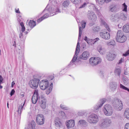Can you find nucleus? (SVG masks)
Returning <instances> with one entry per match:
<instances>
[{
  "label": "nucleus",
  "mask_w": 129,
  "mask_h": 129,
  "mask_svg": "<svg viewBox=\"0 0 129 129\" xmlns=\"http://www.w3.org/2000/svg\"><path fill=\"white\" fill-rule=\"evenodd\" d=\"M116 53L115 51H111L107 55V58L109 61H112L114 60L116 56Z\"/></svg>",
  "instance_id": "obj_7"
},
{
  "label": "nucleus",
  "mask_w": 129,
  "mask_h": 129,
  "mask_svg": "<svg viewBox=\"0 0 129 129\" xmlns=\"http://www.w3.org/2000/svg\"><path fill=\"white\" fill-rule=\"evenodd\" d=\"M49 85L48 81H45L44 80L41 81L39 84L40 88L43 90L46 89L48 87Z\"/></svg>",
  "instance_id": "obj_8"
},
{
  "label": "nucleus",
  "mask_w": 129,
  "mask_h": 129,
  "mask_svg": "<svg viewBox=\"0 0 129 129\" xmlns=\"http://www.w3.org/2000/svg\"><path fill=\"white\" fill-rule=\"evenodd\" d=\"M90 18L89 17V18H90L91 19H93L95 20L96 19V15L95 14H93L91 16H90Z\"/></svg>",
  "instance_id": "obj_31"
},
{
  "label": "nucleus",
  "mask_w": 129,
  "mask_h": 129,
  "mask_svg": "<svg viewBox=\"0 0 129 129\" xmlns=\"http://www.w3.org/2000/svg\"><path fill=\"white\" fill-rule=\"evenodd\" d=\"M100 34L101 37L105 39L108 40L110 38V33H108L106 32H101Z\"/></svg>",
  "instance_id": "obj_11"
},
{
  "label": "nucleus",
  "mask_w": 129,
  "mask_h": 129,
  "mask_svg": "<svg viewBox=\"0 0 129 129\" xmlns=\"http://www.w3.org/2000/svg\"><path fill=\"white\" fill-rule=\"evenodd\" d=\"M20 25L21 27V31L23 33L25 31V26L23 22H21L20 23Z\"/></svg>",
  "instance_id": "obj_28"
},
{
  "label": "nucleus",
  "mask_w": 129,
  "mask_h": 129,
  "mask_svg": "<svg viewBox=\"0 0 129 129\" xmlns=\"http://www.w3.org/2000/svg\"><path fill=\"white\" fill-rule=\"evenodd\" d=\"M111 0H105V2L106 3H108L109 2H110Z\"/></svg>",
  "instance_id": "obj_55"
},
{
  "label": "nucleus",
  "mask_w": 129,
  "mask_h": 129,
  "mask_svg": "<svg viewBox=\"0 0 129 129\" xmlns=\"http://www.w3.org/2000/svg\"><path fill=\"white\" fill-rule=\"evenodd\" d=\"M127 38L124 35L122 31L119 30L118 31L115 38L116 41L120 43L125 42L127 40Z\"/></svg>",
  "instance_id": "obj_1"
},
{
  "label": "nucleus",
  "mask_w": 129,
  "mask_h": 129,
  "mask_svg": "<svg viewBox=\"0 0 129 129\" xmlns=\"http://www.w3.org/2000/svg\"><path fill=\"white\" fill-rule=\"evenodd\" d=\"M118 110H121L122 108V106H121V107H119V108H118Z\"/></svg>",
  "instance_id": "obj_56"
},
{
  "label": "nucleus",
  "mask_w": 129,
  "mask_h": 129,
  "mask_svg": "<svg viewBox=\"0 0 129 129\" xmlns=\"http://www.w3.org/2000/svg\"><path fill=\"white\" fill-rule=\"evenodd\" d=\"M23 105H22V104H21L19 106L18 110V112L19 114H21L22 111V109L23 108Z\"/></svg>",
  "instance_id": "obj_24"
},
{
  "label": "nucleus",
  "mask_w": 129,
  "mask_h": 129,
  "mask_svg": "<svg viewBox=\"0 0 129 129\" xmlns=\"http://www.w3.org/2000/svg\"><path fill=\"white\" fill-rule=\"evenodd\" d=\"M71 2L75 4H78L80 2L81 0H70Z\"/></svg>",
  "instance_id": "obj_30"
},
{
  "label": "nucleus",
  "mask_w": 129,
  "mask_h": 129,
  "mask_svg": "<svg viewBox=\"0 0 129 129\" xmlns=\"http://www.w3.org/2000/svg\"><path fill=\"white\" fill-rule=\"evenodd\" d=\"M39 82L40 80L39 79L34 78L29 81L28 84L31 88L36 89L38 86Z\"/></svg>",
  "instance_id": "obj_3"
},
{
  "label": "nucleus",
  "mask_w": 129,
  "mask_h": 129,
  "mask_svg": "<svg viewBox=\"0 0 129 129\" xmlns=\"http://www.w3.org/2000/svg\"><path fill=\"white\" fill-rule=\"evenodd\" d=\"M49 17V14H45L43 16L39 19L37 20V22L40 23L44 19L47 18Z\"/></svg>",
  "instance_id": "obj_18"
},
{
  "label": "nucleus",
  "mask_w": 129,
  "mask_h": 129,
  "mask_svg": "<svg viewBox=\"0 0 129 129\" xmlns=\"http://www.w3.org/2000/svg\"><path fill=\"white\" fill-rule=\"evenodd\" d=\"M123 59L122 58H121L119 61L118 64H120L122 63L123 61Z\"/></svg>",
  "instance_id": "obj_49"
},
{
  "label": "nucleus",
  "mask_w": 129,
  "mask_h": 129,
  "mask_svg": "<svg viewBox=\"0 0 129 129\" xmlns=\"http://www.w3.org/2000/svg\"><path fill=\"white\" fill-rule=\"evenodd\" d=\"M29 127L31 129L35 128L36 126V123L34 121H32L29 125Z\"/></svg>",
  "instance_id": "obj_20"
},
{
  "label": "nucleus",
  "mask_w": 129,
  "mask_h": 129,
  "mask_svg": "<svg viewBox=\"0 0 129 129\" xmlns=\"http://www.w3.org/2000/svg\"><path fill=\"white\" fill-rule=\"evenodd\" d=\"M125 129H129V123H127L125 125Z\"/></svg>",
  "instance_id": "obj_40"
},
{
  "label": "nucleus",
  "mask_w": 129,
  "mask_h": 129,
  "mask_svg": "<svg viewBox=\"0 0 129 129\" xmlns=\"http://www.w3.org/2000/svg\"><path fill=\"white\" fill-rule=\"evenodd\" d=\"M76 48H80V44L78 42L77 43Z\"/></svg>",
  "instance_id": "obj_51"
},
{
  "label": "nucleus",
  "mask_w": 129,
  "mask_h": 129,
  "mask_svg": "<svg viewBox=\"0 0 129 129\" xmlns=\"http://www.w3.org/2000/svg\"><path fill=\"white\" fill-rule=\"evenodd\" d=\"M87 43L90 45H92L94 44V40H93L89 39H88V41H87Z\"/></svg>",
  "instance_id": "obj_26"
},
{
  "label": "nucleus",
  "mask_w": 129,
  "mask_h": 129,
  "mask_svg": "<svg viewBox=\"0 0 129 129\" xmlns=\"http://www.w3.org/2000/svg\"><path fill=\"white\" fill-rule=\"evenodd\" d=\"M15 84V83L14 82V81L12 82V84H11L12 87H13V86Z\"/></svg>",
  "instance_id": "obj_53"
},
{
  "label": "nucleus",
  "mask_w": 129,
  "mask_h": 129,
  "mask_svg": "<svg viewBox=\"0 0 129 129\" xmlns=\"http://www.w3.org/2000/svg\"><path fill=\"white\" fill-rule=\"evenodd\" d=\"M123 5L124 6V8L123 9V11H125V12H126L127 11V6L126 5H125V3H124L123 4Z\"/></svg>",
  "instance_id": "obj_38"
},
{
  "label": "nucleus",
  "mask_w": 129,
  "mask_h": 129,
  "mask_svg": "<svg viewBox=\"0 0 129 129\" xmlns=\"http://www.w3.org/2000/svg\"><path fill=\"white\" fill-rule=\"evenodd\" d=\"M96 49L97 50L100 54H103L105 53V49L104 48H102L101 46L100 45L98 46L97 47Z\"/></svg>",
  "instance_id": "obj_15"
},
{
  "label": "nucleus",
  "mask_w": 129,
  "mask_h": 129,
  "mask_svg": "<svg viewBox=\"0 0 129 129\" xmlns=\"http://www.w3.org/2000/svg\"><path fill=\"white\" fill-rule=\"evenodd\" d=\"M79 31H82V28L81 27H80L79 28Z\"/></svg>",
  "instance_id": "obj_57"
},
{
  "label": "nucleus",
  "mask_w": 129,
  "mask_h": 129,
  "mask_svg": "<svg viewBox=\"0 0 129 129\" xmlns=\"http://www.w3.org/2000/svg\"><path fill=\"white\" fill-rule=\"evenodd\" d=\"M15 92V91L14 89H12L10 93V95L11 96H12L14 94Z\"/></svg>",
  "instance_id": "obj_44"
},
{
  "label": "nucleus",
  "mask_w": 129,
  "mask_h": 129,
  "mask_svg": "<svg viewBox=\"0 0 129 129\" xmlns=\"http://www.w3.org/2000/svg\"><path fill=\"white\" fill-rule=\"evenodd\" d=\"M104 111L105 114L107 116H109L112 114V107L109 105H106L104 106Z\"/></svg>",
  "instance_id": "obj_5"
},
{
  "label": "nucleus",
  "mask_w": 129,
  "mask_h": 129,
  "mask_svg": "<svg viewBox=\"0 0 129 129\" xmlns=\"http://www.w3.org/2000/svg\"><path fill=\"white\" fill-rule=\"evenodd\" d=\"M44 117L42 114H39L37 115L36 121L38 124H43L44 123Z\"/></svg>",
  "instance_id": "obj_6"
},
{
  "label": "nucleus",
  "mask_w": 129,
  "mask_h": 129,
  "mask_svg": "<svg viewBox=\"0 0 129 129\" xmlns=\"http://www.w3.org/2000/svg\"><path fill=\"white\" fill-rule=\"evenodd\" d=\"M103 24L105 27H106L107 29L109 32L110 31V29L108 25L105 22H104Z\"/></svg>",
  "instance_id": "obj_29"
},
{
  "label": "nucleus",
  "mask_w": 129,
  "mask_h": 129,
  "mask_svg": "<svg viewBox=\"0 0 129 129\" xmlns=\"http://www.w3.org/2000/svg\"><path fill=\"white\" fill-rule=\"evenodd\" d=\"M97 2L100 4L102 5L105 3V0H97Z\"/></svg>",
  "instance_id": "obj_35"
},
{
  "label": "nucleus",
  "mask_w": 129,
  "mask_h": 129,
  "mask_svg": "<svg viewBox=\"0 0 129 129\" xmlns=\"http://www.w3.org/2000/svg\"><path fill=\"white\" fill-rule=\"evenodd\" d=\"M69 5V1H65V7L66 6H68Z\"/></svg>",
  "instance_id": "obj_43"
},
{
  "label": "nucleus",
  "mask_w": 129,
  "mask_h": 129,
  "mask_svg": "<svg viewBox=\"0 0 129 129\" xmlns=\"http://www.w3.org/2000/svg\"><path fill=\"white\" fill-rule=\"evenodd\" d=\"M54 122L56 129H60L61 128L62 125V123L59 118H56Z\"/></svg>",
  "instance_id": "obj_10"
},
{
  "label": "nucleus",
  "mask_w": 129,
  "mask_h": 129,
  "mask_svg": "<svg viewBox=\"0 0 129 129\" xmlns=\"http://www.w3.org/2000/svg\"><path fill=\"white\" fill-rule=\"evenodd\" d=\"M61 108L62 109H63L64 108V105H61L60 106Z\"/></svg>",
  "instance_id": "obj_54"
},
{
  "label": "nucleus",
  "mask_w": 129,
  "mask_h": 129,
  "mask_svg": "<svg viewBox=\"0 0 129 129\" xmlns=\"http://www.w3.org/2000/svg\"><path fill=\"white\" fill-rule=\"evenodd\" d=\"M41 107L43 109H45L46 106V100L43 98H41L40 102Z\"/></svg>",
  "instance_id": "obj_16"
},
{
  "label": "nucleus",
  "mask_w": 129,
  "mask_h": 129,
  "mask_svg": "<svg viewBox=\"0 0 129 129\" xmlns=\"http://www.w3.org/2000/svg\"><path fill=\"white\" fill-rule=\"evenodd\" d=\"M124 116L128 119H129V109H126L124 113Z\"/></svg>",
  "instance_id": "obj_21"
},
{
  "label": "nucleus",
  "mask_w": 129,
  "mask_h": 129,
  "mask_svg": "<svg viewBox=\"0 0 129 129\" xmlns=\"http://www.w3.org/2000/svg\"><path fill=\"white\" fill-rule=\"evenodd\" d=\"M51 91V89L50 88H49L48 89H47L46 90V93L47 94H48L50 93Z\"/></svg>",
  "instance_id": "obj_42"
},
{
  "label": "nucleus",
  "mask_w": 129,
  "mask_h": 129,
  "mask_svg": "<svg viewBox=\"0 0 129 129\" xmlns=\"http://www.w3.org/2000/svg\"><path fill=\"white\" fill-rule=\"evenodd\" d=\"M7 107L8 108H9L8 103H7Z\"/></svg>",
  "instance_id": "obj_64"
},
{
  "label": "nucleus",
  "mask_w": 129,
  "mask_h": 129,
  "mask_svg": "<svg viewBox=\"0 0 129 129\" xmlns=\"http://www.w3.org/2000/svg\"><path fill=\"white\" fill-rule=\"evenodd\" d=\"M3 80V78L2 77V76H0V84H1L2 83Z\"/></svg>",
  "instance_id": "obj_47"
},
{
  "label": "nucleus",
  "mask_w": 129,
  "mask_h": 129,
  "mask_svg": "<svg viewBox=\"0 0 129 129\" xmlns=\"http://www.w3.org/2000/svg\"><path fill=\"white\" fill-rule=\"evenodd\" d=\"M80 48H76L75 51V55H78L80 51Z\"/></svg>",
  "instance_id": "obj_37"
},
{
  "label": "nucleus",
  "mask_w": 129,
  "mask_h": 129,
  "mask_svg": "<svg viewBox=\"0 0 129 129\" xmlns=\"http://www.w3.org/2000/svg\"><path fill=\"white\" fill-rule=\"evenodd\" d=\"M103 104V103H102V104L101 105V106H99V108L100 107H101V106H102V105Z\"/></svg>",
  "instance_id": "obj_63"
},
{
  "label": "nucleus",
  "mask_w": 129,
  "mask_h": 129,
  "mask_svg": "<svg viewBox=\"0 0 129 129\" xmlns=\"http://www.w3.org/2000/svg\"><path fill=\"white\" fill-rule=\"evenodd\" d=\"M79 123L80 124L82 125H84V124H85L86 123V121L85 120H81L79 121Z\"/></svg>",
  "instance_id": "obj_32"
},
{
  "label": "nucleus",
  "mask_w": 129,
  "mask_h": 129,
  "mask_svg": "<svg viewBox=\"0 0 129 129\" xmlns=\"http://www.w3.org/2000/svg\"><path fill=\"white\" fill-rule=\"evenodd\" d=\"M88 39H89L87 38V37L86 36H85L84 38V40L86 41L87 42V41H88Z\"/></svg>",
  "instance_id": "obj_52"
},
{
  "label": "nucleus",
  "mask_w": 129,
  "mask_h": 129,
  "mask_svg": "<svg viewBox=\"0 0 129 129\" xmlns=\"http://www.w3.org/2000/svg\"><path fill=\"white\" fill-rule=\"evenodd\" d=\"M120 18L123 20H125L126 19V17L125 16V14L123 13L121 14Z\"/></svg>",
  "instance_id": "obj_25"
},
{
  "label": "nucleus",
  "mask_w": 129,
  "mask_h": 129,
  "mask_svg": "<svg viewBox=\"0 0 129 129\" xmlns=\"http://www.w3.org/2000/svg\"><path fill=\"white\" fill-rule=\"evenodd\" d=\"M66 124L68 128H70L74 127L75 125V121L74 120H71L66 122Z\"/></svg>",
  "instance_id": "obj_12"
},
{
  "label": "nucleus",
  "mask_w": 129,
  "mask_h": 129,
  "mask_svg": "<svg viewBox=\"0 0 129 129\" xmlns=\"http://www.w3.org/2000/svg\"><path fill=\"white\" fill-rule=\"evenodd\" d=\"M86 23L85 22H84L82 24V26L83 28H85Z\"/></svg>",
  "instance_id": "obj_45"
},
{
  "label": "nucleus",
  "mask_w": 129,
  "mask_h": 129,
  "mask_svg": "<svg viewBox=\"0 0 129 129\" xmlns=\"http://www.w3.org/2000/svg\"><path fill=\"white\" fill-rule=\"evenodd\" d=\"M82 31H79V33L82 34Z\"/></svg>",
  "instance_id": "obj_60"
},
{
  "label": "nucleus",
  "mask_w": 129,
  "mask_h": 129,
  "mask_svg": "<svg viewBox=\"0 0 129 129\" xmlns=\"http://www.w3.org/2000/svg\"><path fill=\"white\" fill-rule=\"evenodd\" d=\"M111 123L110 120L105 119L104 120V122L102 123V125L105 127L108 126H110Z\"/></svg>",
  "instance_id": "obj_14"
},
{
  "label": "nucleus",
  "mask_w": 129,
  "mask_h": 129,
  "mask_svg": "<svg viewBox=\"0 0 129 129\" xmlns=\"http://www.w3.org/2000/svg\"><path fill=\"white\" fill-rule=\"evenodd\" d=\"M120 88H122V89L125 90H127L129 92V89L124 86L123 85L121 84L120 85Z\"/></svg>",
  "instance_id": "obj_27"
},
{
  "label": "nucleus",
  "mask_w": 129,
  "mask_h": 129,
  "mask_svg": "<svg viewBox=\"0 0 129 129\" xmlns=\"http://www.w3.org/2000/svg\"><path fill=\"white\" fill-rule=\"evenodd\" d=\"M39 95L38 91L37 89L35 90L33 95L32 98V102L34 104H36L38 99Z\"/></svg>",
  "instance_id": "obj_9"
},
{
  "label": "nucleus",
  "mask_w": 129,
  "mask_h": 129,
  "mask_svg": "<svg viewBox=\"0 0 129 129\" xmlns=\"http://www.w3.org/2000/svg\"><path fill=\"white\" fill-rule=\"evenodd\" d=\"M102 61L101 59L98 57H92L89 59L90 64L93 66H95L100 63Z\"/></svg>",
  "instance_id": "obj_2"
},
{
  "label": "nucleus",
  "mask_w": 129,
  "mask_h": 129,
  "mask_svg": "<svg viewBox=\"0 0 129 129\" xmlns=\"http://www.w3.org/2000/svg\"><path fill=\"white\" fill-rule=\"evenodd\" d=\"M21 96L22 97H23L24 96V95L23 94H22L21 95Z\"/></svg>",
  "instance_id": "obj_61"
},
{
  "label": "nucleus",
  "mask_w": 129,
  "mask_h": 129,
  "mask_svg": "<svg viewBox=\"0 0 129 129\" xmlns=\"http://www.w3.org/2000/svg\"><path fill=\"white\" fill-rule=\"evenodd\" d=\"M3 88V86L1 85L0 84V89H2V88Z\"/></svg>",
  "instance_id": "obj_59"
},
{
  "label": "nucleus",
  "mask_w": 129,
  "mask_h": 129,
  "mask_svg": "<svg viewBox=\"0 0 129 129\" xmlns=\"http://www.w3.org/2000/svg\"><path fill=\"white\" fill-rule=\"evenodd\" d=\"M99 29L98 27H95L93 28L92 29L94 31H98L99 30Z\"/></svg>",
  "instance_id": "obj_36"
},
{
  "label": "nucleus",
  "mask_w": 129,
  "mask_h": 129,
  "mask_svg": "<svg viewBox=\"0 0 129 129\" xmlns=\"http://www.w3.org/2000/svg\"><path fill=\"white\" fill-rule=\"evenodd\" d=\"M122 30L125 33L129 32V24H126L124 25L122 27Z\"/></svg>",
  "instance_id": "obj_17"
},
{
  "label": "nucleus",
  "mask_w": 129,
  "mask_h": 129,
  "mask_svg": "<svg viewBox=\"0 0 129 129\" xmlns=\"http://www.w3.org/2000/svg\"><path fill=\"white\" fill-rule=\"evenodd\" d=\"M87 120L91 123H96L98 121V117L96 115L92 114L88 117Z\"/></svg>",
  "instance_id": "obj_4"
},
{
  "label": "nucleus",
  "mask_w": 129,
  "mask_h": 129,
  "mask_svg": "<svg viewBox=\"0 0 129 129\" xmlns=\"http://www.w3.org/2000/svg\"><path fill=\"white\" fill-rule=\"evenodd\" d=\"M110 10L112 12H116L117 11V8L114 5H112L110 7Z\"/></svg>",
  "instance_id": "obj_22"
},
{
  "label": "nucleus",
  "mask_w": 129,
  "mask_h": 129,
  "mask_svg": "<svg viewBox=\"0 0 129 129\" xmlns=\"http://www.w3.org/2000/svg\"><path fill=\"white\" fill-rule=\"evenodd\" d=\"M121 72V71L120 67L116 68L115 71L114 73L117 74L119 76H120Z\"/></svg>",
  "instance_id": "obj_23"
},
{
  "label": "nucleus",
  "mask_w": 129,
  "mask_h": 129,
  "mask_svg": "<svg viewBox=\"0 0 129 129\" xmlns=\"http://www.w3.org/2000/svg\"><path fill=\"white\" fill-rule=\"evenodd\" d=\"M114 42H110L109 43V45H114Z\"/></svg>",
  "instance_id": "obj_50"
},
{
  "label": "nucleus",
  "mask_w": 129,
  "mask_h": 129,
  "mask_svg": "<svg viewBox=\"0 0 129 129\" xmlns=\"http://www.w3.org/2000/svg\"><path fill=\"white\" fill-rule=\"evenodd\" d=\"M77 55H75L73 58L72 60V61L73 62H74L76 60L77 58Z\"/></svg>",
  "instance_id": "obj_33"
},
{
  "label": "nucleus",
  "mask_w": 129,
  "mask_h": 129,
  "mask_svg": "<svg viewBox=\"0 0 129 129\" xmlns=\"http://www.w3.org/2000/svg\"><path fill=\"white\" fill-rule=\"evenodd\" d=\"M94 43L96 42L97 41H99V39L98 38H96L95 39L93 40Z\"/></svg>",
  "instance_id": "obj_48"
},
{
  "label": "nucleus",
  "mask_w": 129,
  "mask_h": 129,
  "mask_svg": "<svg viewBox=\"0 0 129 129\" xmlns=\"http://www.w3.org/2000/svg\"><path fill=\"white\" fill-rule=\"evenodd\" d=\"M81 35H82V34L79 33V37H81Z\"/></svg>",
  "instance_id": "obj_58"
},
{
  "label": "nucleus",
  "mask_w": 129,
  "mask_h": 129,
  "mask_svg": "<svg viewBox=\"0 0 129 129\" xmlns=\"http://www.w3.org/2000/svg\"><path fill=\"white\" fill-rule=\"evenodd\" d=\"M54 74H52V75H49L48 77V80L50 81L53 79L54 78Z\"/></svg>",
  "instance_id": "obj_34"
},
{
  "label": "nucleus",
  "mask_w": 129,
  "mask_h": 129,
  "mask_svg": "<svg viewBox=\"0 0 129 129\" xmlns=\"http://www.w3.org/2000/svg\"><path fill=\"white\" fill-rule=\"evenodd\" d=\"M106 99H104V100L103 101V102L104 101V102H105L106 101Z\"/></svg>",
  "instance_id": "obj_62"
},
{
  "label": "nucleus",
  "mask_w": 129,
  "mask_h": 129,
  "mask_svg": "<svg viewBox=\"0 0 129 129\" xmlns=\"http://www.w3.org/2000/svg\"><path fill=\"white\" fill-rule=\"evenodd\" d=\"M87 5V3H84V4L82 5L79 8V9L85 7V6Z\"/></svg>",
  "instance_id": "obj_39"
},
{
  "label": "nucleus",
  "mask_w": 129,
  "mask_h": 129,
  "mask_svg": "<svg viewBox=\"0 0 129 129\" xmlns=\"http://www.w3.org/2000/svg\"><path fill=\"white\" fill-rule=\"evenodd\" d=\"M89 55L90 54L88 52L85 51L82 53L80 56V58L82 59L86 60L88 58Z\"/></svg>",
  "instance_id": "obj_13"
},
{
  "label": "nucleus",
  "mask_w": 129,
  "mask_h": 129,
  "mask_svg": "<svg viewBox=\"0 0 129 129\" xmlns=\"http://www.w3.org/2000/svg\"><path fill=\"white\" fill-rule=\"evenodd\" d=\"M15 11L16 13H20V12L19 11V9L18 8H17V9H15Z\"/></svg>",
  "instance_id": "obj_46"
},
{
  "label": "nucleus",
  "mask_w": 129,
  "mask_h": 129,
  "mask_svg": "<svg viewBox=\"0 0 129 129\" xmlns=\"http://www.w3.org/2000/svg\"><path fill=\"white\" fill-rule=\"evenodd\" d=\"M29 25L31 28H33L36 25V22L33 20H30L29 23Z\"/></svg>",
  "instance_id": "obj_19"
},
{
  "label": "nucleus",
  "mask_w": 129,
  "mask_h": 129,
  "mask_svg": "<svg viewBox=\"0 0 129 129\" xmlns=\"http://www.w3.org/2000/svg\"><path fill=\"white\" fill-rule=\"evenodd\" d=\"M128 54H129V50L126 51L125 53L123 54V56H126Z\"/></svg>",
  "instance_id": "obj_41"
}]
</instances>
